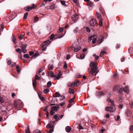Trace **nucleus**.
<instances>
[{
	"instance_id": "1",
	"label": "nucleus",
	"mask_w": 133,
	"mask_h": 133,
	"mask_svg": "<svg viewBox=\"0 0 133 133\" xmlns=\"http://www.w3.org/2000/svg\"><path fill=\"white\" fill-rule=\"evenodd\" d=\"M90 65L91 67V70H90V68H88V69L90 73L93 75H96L98 72L97 71L98 68L97 64L94 62H91Z\"/></svg>"
},
{
	"instance_id": "2",
	"label": "nucleus",
	"mask_w": 133,
	"mask_h": 133,
	"mask_svg": "<svg viewBox=\"0 0 133 133\" xmlns=\"http://www.w3.org/2000/svg\"><path fill=\"white\" fill-rule=\"evenodd\" d=\"M111 107H107L105 109V111L111 112L115 111L116 109L115 106H111Z\"/></svg>"
},
{
	"instance_id": "3",
	"label": "nucleus",
	"mask_w": 133,
	"mask_h": 133,
	"mask_svg": "<svg viewBox=\"0 0 133 133\" xmlns=\"http://www.w3.org/2000/svg\"><path fill=\"white\" fill-rule=\"evenodd\" d=\"M90 26L93 27L96 26L97 25V21L95 19H92L90 21Z\"/></svg>"
},
{
	"instance_id": "4",
	"label": "nucleus",
	"mask_w": 133,
	"mask_h": 133,
	"mask_svg": "<svg viewBox=\"0 0 133 133\" xmlns=\"http://www.w3.org/2000/svg\"><path fill=\"white\" fill-rule=\"evenodd\" d=\"M51 43V41L49 40L45 41L41 45V47H43L45 45H48Z\"/></svg>"
},
{
	"instance_id": "5",
	"label": "nucleus",
	"mask_w": 133,
	"mask_h": 133,
	"mask_svg": "<svg viewBox=\"0 0 133 133\" xmlns=\"http://www.w3.org/2000/svg\"><path fill=\"white\" fill-rule=\"evenodd\" d=\"M62 75L61 72L59 71L58 75H55L54 77V79H57V80L61 78V76Z\"/></svg>"
},
{
	"instance_id": "6",
	"label": "nucleus",
	"mask_w": 133,
	"mask_h": 133,
	"mask_svg": "<svg viewBox=\"0 0 133 133\" xmlns=\"http://www.w3.org/2000/svg\"><path fill=\"white\" fill-rule=\"evenodd\" d=\"M104 37L102 36L99 37L97 40V43L99 44H101L103 41Z\"/></svg>"
},
{
	"instance_id": "7",
	"label": "nucleus",
	"mask_w": 133,
	"mask_h": 133,
	"mask_svg": "<svg viewBox=\"0 0 133 133\" xmlns=\"http://www.w3.org/2000/svg\"><path fill=\"white\" fill-rule=\"evenodd\" d=\"M35 4H34L33 5V6H32L29 7L28 6L27 7H26L25 9L26 10H27L28 11H29L35 8Z\"/></svg>"
},
{
	"instance_id": "8",
	"label": "nucleus",
	"mask_w": 133,
	"mask_h": 133,
	"mask_svg": "<svg viewBox=\"0 0 133 133\" xmlns=\"http://www.w3.org/2000/svg\"><path fill=\"white\" fill-rule=\"evenodd\" d=\"M59 108V106L58 105H57L55 106H53L51 107V109H52L55 111H57L58 109Z\"/></svg>"
},
{
	"instance_id": "9",
	"label": "nucleus",
	"mask_w": 133,
	"mask_h": 133,
	"mask_svg": "<svg viewBox=\"0 0 133 133\" xmlns=\"http://www.w3.org/2000/svg\"><path fill=\"white\" fill-rule=\"evenodd\" d=\"M54 118L56 120V121L57 122L60 119V115L58 114L55 115L54 116Z\"/></svg>"
},
{
	"instance_id": "10",
	"label": "nucleus",
	"mask_w": 133,
	"mask_h": 133,
	"mask_svg": "<svg viewBox=\"0 0 133 133\" xmlns=\"http://www.w3.org/2000/svg\"><path fill=\"white\" fill-rule=\"evenodd\" d=\"M78 18V17L77 15L76 14L72 17V19L73 21L75 22L77 20Z\"/></svg>"
},
{
	"instance_id": "11",
	"label": "nucleus",
	"mask_w": 133,
	"mask_h": 133,
	"mask_svg": "<svg viewBox=\"0 0 133 133\" xmlns=\"http://www.w3.org/2000/svg\"><path fill=\"white\" fill-rule=\"evenodd\" d=\"M107 101L108 102H110L111 103V106H115L114 104V100L108 99Z\"/></svg>"
},
{
	"instance_id": "12",
	"label": "nucleus",
	"mask_w": 133,
	"mask_h": 133,
	"mask_svg": "<svg viewBox=\"0 0 133 133\" xmlns=\"http://www.w3.org/2000/svg\"><path fill=\"white\" fill-rule=\"evenodd\" d=\"M48 74L49 76H51L52 77H54L55 76L54 75V73L52 71H49L48 72Z\"/></svg>"
},
{
	"instance_id": "13",
	"label": "nucleus",
	"mask_w": 133,
	"mask_h": 133,
	"mask_svg": "<svg viewBox=\"0 0 133 133\" xmlns=\"http://www.w3.org/2000/svg\"><path fill=\"white\" fill-rule=\"evenodd\" d=\"M123 88L124 92H125L126 93L128 94L129 92L128 87V86H126L124 88Z\"/></svg>"
},
{
	"instance_id": "14",
	"label": "nucleus",
	"mask_w": 133,
	"mask_h": 133,
	"mask_svg": "<svg viewBox=\"0 0 133 133\" xmlns=\"http://www.w3.org/2000/svg\"><path fill=\"white\" fill-rule=\"evenodd\" d=\"M54 127V125L51 124L49 123L46 126L47 128H52Z\"/></svg>"
},
{
	"instance_id": "15",
	"label": "nucleus",
	"mask_w": 133,
	"mask_h": 133,
	"mask_svg": "<svg viewBox=\"0 0 133 133\" xmlns=\"http://www.w3.org/2000/svg\"><path fill=\"white\" fill-rule=\"evenodd\" d=\"M97 37L95 35V36L94 37L92 40V42L93 44H95L97 41Z\"/></svg>"
},
{
	"instance_id": "16",
	"label": "nucleus",
	"mask_w": 133,
	"mask_h": 133,
	"mask_svg": "<svg viewBox=\"0 0 133 133\" xmlns=\"http://www.w3.org/2000/svg\"><path fill=\"white\" fill-rule=\"evenodd\" d=\"M60 96V95L58 92H56L53 96L54 97H59Z\"/></svg>"
},
{
	"instance_id": "17",
	"label": "nucleus",
	"mask_w": 133,
	"mask_h": 133,
	"mask_svg": "<svg viewBox=\"0 0 133 133\" xmlns=\"http://www.w3.org/2000/svg\"><path fill=\"white\" fill-rule=\"evenodd\" d=\"M71 130V128L69 126H67L65 128V130L67 132L70 131Z\"/></svg>"
},
{
	"instance_id": "18",
	"label": "nucleus",
	"mask_w": 133,
	"mask_h": 133,
	"mask_svg": "<svg viewBox=\"0 0 133 133\" xmlns=\"http://www.w3.org/2000/svg\"><path fill=\"white\" fill-rule=\"evenodd\" d=\"M21 47L22 48V51L24 53L26 52V50L25 49V48L24 47V46H22Z\"/></svg>"
},
{
	"instance_id": "19",
	"label": "nucleus",
	"mask_w": 133,
	"mask_h": 133,
	"mask_svg": "<svg viewBox=\"0 0 133 133\" xmlns=\"http://www.w3.org/2000/svg\"><path fill=\"white\" fill-rule=\"evenodd\" d=\"M16 39V37L15 36L13 35V37L12 39V41H13V42L15 44H16L17 43Z\"/></svg>"
},
{
	"instance_id": "20",
	"label": "nucleus",
	"mask_w": 133,
	"mask_h": 133,
	"mask_svg": "<svg viewBox=\"0 0 133 133\" xmlns=\"http://www.w3.org/2000/svg\"><path fill=\"white\" fill-rule=\"evenodd\" d=\"M68 92L70 94H74V93L75 92L74 90L73 89L69 88V90Z\"/></svg>"
},
{
	"instance_id": "21",
	"label": "nucleus",
	"mask_w": 133,
	"mask_h": 133,
	"mask_svg": "<svg viewBox=\"0 0 133 133\" xmlns=\"http://www.w3.org/2000/svg\"><path fill=\"white\" fill-rule=\"evenodd\" d=\"M96 16H97V18L99 19H101L102 18L101 17V14L98 12H96Z\"/></svg>"
},
{
	"instance_id": "22",
	"label": "nucleus",
	"mask_w": 133,
	"mask_h": 133,
	"mask_svg": "<svg viewBox=\"0 0 133 133\" xmlns=\"http://www.w3.org/2000/svg\"><path fill=\"white\" fill-rule=\"evenodd\" d=\"M95 36V35H93L92 36H91L90 37H89V38H88V42L89 43H90L91 42V40L93 39V38Z\"/></svg>"
},
{
	"instance_id": "23",
	"label": "nucleus",
	"mask_w": 133,
	"mask_h": 133,
	"mask_svg": "<svg viewBox=\"0 0 133 133\" xmlns=\"http://www.w3.org/2000/svg\"><path fill=\"white\" fill-rule=\"evenodd\" d=\"M79 31V30L78 29V27H76V28L75 29H74L73 30V32L74 33H76Z\"/></svg>"
},
{
	"instance_id": "24",
	"label": "nucleus",
	"mask_w": 133,
	"mask_h": 133,
	"mask_svg": "<svg viewBox=\"0 0 133 133\" xmlns=\"http://www.w3.org/2000/svg\"><path fill=\"white\" fill-rule=\"evenodd\" d=\"M75 85H76L75 84V83L74 82L73 83H71L70 84H68V86H70V87H75Z\"/></svg>"
},
{
	"instance_id": "25",
	"label": "nucleus",
	"mask_w": 133,
	"mask_h": 133,
	"mask_svg": "<svg viewBox=\"0 0 133 133\" xmlns=\"http://www.w3.org/2000/svg\"><path fill=\"white\" fill-rule=\"evenodd\" d=\"M53 68V65L52 64H49L48 66V68L49 70H52Z\"/></svg>"
},
{
	"instance_id": "26",
	"label": "nucleus",
	"mask_w": 133,
	"mask_h": 133,
	"mask_svg": "<svg viewBox=\"0 0 133 133\" xmlns=\"http://www.w3.org/2000/svg\"><path fill=\"white\" fill-rule=\"evenodd\" d=\"M36 80L34 79L32 81V85L34 88L36 84Z\"/></svg>"
},
{
	"instance_id": "27",
	"label": "nucleus",
	"mask_w": 133,
	"mask_h": 133,
	"mask_svg": "<svg viewBox=\"0 0 133 133\" xmlns=\"http://www.w3.org/2000/svg\"><path fill=\"white\" fill-rule=\"evenodd\" d=\"M25 133H30L29 126V125H27V129L26 130Z\"/></svg>"
},
{
	"instance_id": "28",
	"label": "nucleus",
	"mask_w": 133,
	"mask_h": 133,
	"mask_svg": "<svg viewBox=\"0 0 133 133\" xmlns=\"http://www.w3.org/2000/svg\"><path fill=\"white\" fill-rule=\"evenodd\" d=\"M24 37V35L23 34H21L18 36V37L20 39H22Z\"/></svg>"
},
{
	"instance_id": "29",
	"label": "nucleus",
	"mask_w": 133,
	"mask_h": 133,
	"mask_svg": "<svg viewBox=\"0 0 133 133\" xmlns=\"http://www.w3.org/2000/svg\"><path fill=\"white\" fill-rule=\"evenodd\" d=\"M81 48L80 46H79L77 48H75L74 50V51L75 52H76L80 50Z\"/></svg>"
},
{
	"instance_id": "30",
	"label": "nucleus",
	"mask_w": 133,
	"mask_h": 133,
	"mask_svg": "<svg viewBox=\"0 0 133 133\" xmlns=\"http://www.w3.org/2000/svg\"><path fill=\"white\" fill-rule=\"evenodd\" d=\"M52 84L51 82V81H49L47 83V85L48 87H50Z\"/></svg>"
},
{
	"instance_id": "31",
	"label": "nucleus",
	"mask_w": 133,
	"mask_h": 133,
	"mask_svg": "<svg viewBox=\"0 0 133 133\" xmlns=\"http://www.w3.org/2000/svg\"><path fill=\"white\" fill-rule=\"evenodd\" d=\"M55 4H52L50 6V9L51 10L54 9L55 7Z\"/></svg>"
},
{
	"instance_id": "32",
	"label": "nucleus",
	"mask_w": 133,
	"mask_h": 133,
	"mask_svg": "<svg viewBox=\"0 0 133 133\" xmlns=\"http://www.w3.org/2000/svg\"><path fill=\"white\" fill-rule=\"evenodd\" d=\"M14 106L16 108L18 107L19 106V104H18L16 102H15L14 103Z\"/></svg>"
},
{
	"instance_id": "33",
	"label": "nucleus",
	"mask_w": 133,
	"mask_h": 133,
	"mask_svg": "<svg viewBox=\"0 0 133 133\" xmlns=\"http://www.w3.org/2000/svg\"><path fill=\"white\" fill-rule=\"evenodd\" d=\"M23 57L24 58H29L30 57L29 55L28 54H24V55Z\"/></svg>"
},
{
	"instance_id": "34",
	"label": "nucleus",
	"mask_w": 133,
	"mask_h": 133,
	"mask_svg": "<svg viewBox=\"0 0 133 133\" xmlns=\"http://www.w3.org/2000/svg\"><path fill=\"white\" fill-rule=\"evenodd\" d=\"M93 56L95 57V59L96 61L99 58L98 56L96 55V54H95L93 55Z\"/></svg>"
},
{
	"instance_id": "35",
	"label": "nucleus",
	"mask_w": 133,
	"mask_h": 133,
	"mask_svg": "<svg viewBox=\"0 0 133 133\" xmlns=\"http://www.w3.org/2000/svg\"><path fill=\"white\" fill-rule=\"evenodd\" d=\"M118 89V87L117 86H115L113 88V90L115 91L117 90Z\"/></svg>"
},
{
	"instance_id": "36",
	"label": "nucleus",
	"mask_w": 133,
	"mask_h": 133,
	"mask_svg": "<svg viewBox=\"0 0 133 133\" xmlns=\"http://www.w3.org/2000/svg\"><path fill=\"white\" fill-rule=\"evenodd\" d=\"M49 91V90L47 88L44 89L43 90L44 92L45 93H47Z\"/></svg>"
},
{
	"instance_id": "37",
	"label": "nucleus",
	"mask_w": 133,
	"mask_h": 133,
	"mask_svg": "<svg viewBox=\"0 0 133 133\" xmlns=\"http://www.w3.org/2000/svg\"><path fill=\"white\" fill-rule=\"evenodd\" d=\"M28 15V12L25 13L24 15V19H26L27 18V17Z\"/></svg>"
},
{
	"instance_id": "38",
	"label": "nucleus",
	"mask_w": 133,
	"mask_h": 133,
	"mask_svg": "<svg viewBox=\"0 0 133 133\" xmlns=\"http://www.w3.org/2000/svg\"><path fill=\"white\" fill-rule=\"evenodd\" d=\"M16 69L17 72L19 73L20 71L19 67L18 66H16Z\"/></svg>"
},
{
	"instance_id": "39",
	"label": "nucleus",
	"mask_w": 133,
	"mask_h": 133,
	"mask_svg": "<svg viewBox=\"0 0 133 133\" xmlns=\"http://www.w3.org/2000/svg\"><path fill=\"white\" fill-rule=\"evenodd\" d=\"M84 53H83L80 55L81 59H83L84 57Z\"/></svg>"
},
{
	"instance_id": "40",
	"label": "nucleus",
	"mask_w": 133,
	"mask_h": 133,
	"mask_svg": "<svg viewBox=\"0 0 133 133\" xmlns=\"http://www.w3.org/2000/svg\"><path fill=\"white\" fill-rule=\"evenodd\" d=\"M106 52L105 51H102L101 53H100V56L101 57L102 56L103 54H105L106 53Z\"/></svg>"
},
{
	"instance_id": "41",
	"label": "nucleus",
	"mask_w": 133,
	"mask_h": 133,
	"mask_svg": "<svg viewBox=\"0 0 133 133\" xmlns=\"http://www.w3.org/2000/svg\"><path fill=\"white\" fill-rule=\"evenodd\" d=\"M38 96L39 98L41 99V100L42 101H45V99L43 97H41V96L39 94H38Z\"/></svg>"
},
{
	"instance_id": "42",
	"label": "nucleus",
	"mask_w": 133,
	"mask_h": 133,
	"mask_svg": "<svg viewBox=\"0 0 133 133\" xmlns=\"http://www.w3.org/2000/svg\"><path fill=\"white\" fill-rule=\"evenodd\" d=\"M16 51L17 52H18L20 54L22 53L21 51V49L19 48H18L17 49H16Z\"/></svg>"
},
{
	"instance_id": "43",
	"label": "nucleus",
	"mask_w": 133,
	"mask_h": 133,
	"mask_svg": "<svg viewBox=\"0 0 133 133\" xmlns=\"http://www.w3.org/2000/svg\"><path fill=\"white\" fill-rule=\"evenodd\" d=\"M40 79V77L37 75H36L35 77V79L37 80V79Z\"/></svg>"
},
{
	"instance_id": "44",
	"label": "nucleus",
	"mask_w": 133,
	"mask_h": 133,
	"mask_svg": "<svg viewBox=\"0 0 133 133\" xmlns=\"http://www.w3.org/2000/svg\"><path fill=\"white\" fill-rule=\"evenodd\" d=\"M102 21L101 19H100L99 21V25L100 26H101L103 25Z\"/></svg>"
},
{
	"instance_id": "45",
	"label": "nucleus",
	"mask_w": 133,
	"mask_h": 133,
	"mask_svg": "<svg viewBox=\"0 0 133 133\" xmlns=\"http://www.w3.org/2000/svg\"><path fill=\"white\" fill-rule=\"evenodd\" d=\"M54 35L53 34H52L50 37V39L52 40V39H53V38H54Z\"/></svg>"
},
{
	"instance_id": "46",
	"label": "nucleus",
	"mask_w": 133,
	"mask_h": 133,
	"mask_svg": "<svg viewBox=\"0 0 133 133\" xmlns=\"http://www.w3.org/2000/svg\"><path fill=\"white\" fill-rule=\"evenodd\" d=\"M55 113V111H54L52 109H51L50 111V114L51 115H53Z\"/></svg>"
},
{
	"instance_id": "47",
	"label": "nucleus",
	"mask_w": 133,
	"mask_h": 133,
	"mask_svg": "<svg viewBox=\"0 0 133 133\" xmlns=\"http://www.w3.org/2000/svg\"><path fill=\"white\" fill-rule=\"evenodd\" d=\"M88 5L90 6H92L93 5V3L91 1H89Z\"/></svg>"
},
{
	"instance_id": "48",
	"label": "nucleus",
	"mask_w": 133,
	"mask_h": 133,
	"mask_svg": "<svg viewBox=\"0 0 133 133\" xmlns=\"http://www.w3.org/2000/svg\"><path fill=\"white\" fill-rule=\"evenodd\" d=\"M65 98V97L64 96H61V97L60 98V100L62 101Z\"/></svg>"
},
{
	"instance_id": "49",
	"label": "nucleus",
	"mask_w": 133,
	"mask_h": 133,
	"mask_svg": "<svg viewBox=\"0 0 133 133\" xmlns=\"http://www.w3.org/2000/svg\"><path fill=\"white\" fill-rule=\"evenodd\" d=\"M11 61L10 60H8L7 61V63L8 65H10L11 63Z\"/></svg>"
},
{
	"instance_id": "50",
	"label": "nucleus",
	"mask_w": 133,
	"mask_h": 133,
	"mask_svg": "<svg viewBox=\"0 0 133 133\" xmlns=\"http://www.w3.org/2000/svg\"><path fill=\"white\" fill-rule=\"evenodd\" d=\"M61 4L63 5H66L65 1H61Z\"/></svg>"
},
{
	"instance_id": "51",
	"label": "nucleus",
	"mask_w": 133,
	"mask_h": 133,
	"mask_svg": "<svg viewBox=\"0 0 133 133\" xmlns=\"http://www.w3.org/2000/svg\"><path fill=\"white\" fill-rule=\"evenodd\" d=\"M35 22H36L38 21V17H35L34 18Z\"/></svg>"
},
{
	"instance_id": "52",
	"label": "nucleus",
	"mask_w": 133,
	"mask_h": 133,
	"mask_svg": "<svg viewBox=\"0 0 133 133\" xmlns=\"http://www.w3.org/2000/svg\"><path fill=\"white\" fill-rule=\"evenodd\" d=\"M63 30V28L61 27H60L59 28V31L60 32H62Z\"/></svg>"
},
{
	"instance_id": "53",
	"label": "nucleus",
	"mask_w": 133,
	"mask_h": 133,
	"mask_svg": "<svg viewBox=\"0 0 133 133\" xmlns=\"http://www.w3.org/2000/svg\"><path fill=\"white\" fill-rule=\"evenodd\" d=\"M98 94L100 96H102L103 95V93L102 92H98Z\"/></svg>"
},
{
	"instance_id": "54",
	"label": "nucleus",
	"mask_w": 133,
	"mask_h": 133,
	"mask_svg": "<svg viewBox=\"0 0 133 133\" xmlns=\"http://www.w3.org/2000/svg\"><path fill=\"white\" fill-rule=\"evenodd\" d=\"M110 117V115L109 114H107L105 116V117L107 118H109Z\"/></svg>"
},
{
	"instance_id": "55",
	"label": "nucleus",
	"mask_w": 133,
	"mask_h": 133,
	"mask_svg": "<svg viewBox=\"0 0 133 133\" xmlns=\"http://www.w3.org/2000/svg\"><path fill=\"white\" fill-rule=\"evenodd\" d=\"M4 102V100H3L1 96H0V102L2 103H3Z\"/></svg>"
},
{
	"instance_id": "56",
	"label": "nucleus",
	"mask_w": 133,
	"mask_h": 133,
	"mask_svg": "<svg viewBox=\"0 0 133 133\" xmlns=\"http://www.w3.org/2000/svg\"><path fill=\"white\" fill-rule=\"evenodd\" d=\"M34 133H41L40 131L38 130H36L34 131Z\"/></svg>"
},
{
	"instance_id": "57",
	"label": "nucleus",
	"mask_w": 133,
	"mask_h": 133,
	"mask_svg": "<svg viewBox=\"0 0 133 133\" xmlns=\"http://www.w3.org/2000/svg\"><path fill=\"white\" fill-rule=\"evenodd\" d=\"M48 107V106H46L45 108L43 109V110L45 112H47V111H48L47 110V108Z\"/></svg>"
},
{
	"instance_id": "58",
	"label": "nucleus",
	"mask_w": 133,
	"mask_h": 133,
	"mask_svg": "<svg viewBox=\"0 0 133 133\" xmlns=\"http://www.w3.org/2000/svg\"><path fill=\"white\" fill-rule=\"evenodd\" d=\"M133 129V125L131 126L130 127V131H132Z\"/></svg>"
},
{
	"instance_id": "59",
	"label": "nucleus",
	"mask_w": 133,
	"mask_h": 133,
	"mask_svg": "<svg viewBox=\"0 0 133 133\" xmlns=\"http://www.w3.org/2000/svg\"><path fill=\"white\" fill-rule=\"evenodd\" d=\"M87 31V32H89L90 31V29L88 27H87L86 28Z\"/></svg>"
},
{
	"instance_id": "60",
	"label": "nucleus",
	"mask_w": 133,
	"mask_h": 133,
	"mask_svg": "<svg viewBox=\"0 0 133 133\" xmlns=\"http://www.w3.org/2000/svg\"><path fill=\"white\" fill-rule=\"evenodd\" d=\"M15 64H16L15 63H13V62H12V63H11V66H15Z\"/></svg>"
},
{
	"instance_id": "61",
	"label": "nucleus",
	"mask_w": 133,
	"mask_h": 133,
	"mask_svg": "<svg viewBox=\"0 0 133 133\" xmlns=\"http://www.w3.org/2000/svg\"><path fill=\"white\" fill-rule=\"evenodd\" d=\"M120 117L119 116H117L115 118V119L116 121L118 120L120 118Z\"/></svg>"
},
{
	"instance_id": "62",
	"label": "nucleus",
	"mask_w": 133,
	"mask_h": 133,
	"mask_svg": "<svg viewBox=\"0 0 133 133\" xmlns=\"http://www.w3.org/2000/svg\"><path fill=\"white\" fill-rule=\"evenodd\" d=\"M123 90V88H120L119 89V92H122Z\"/></svg>"
},
{
	"instance_id": "63",
	"label": "nucleus",
	"mask_w": 133,
	"mask_h": 133,
	"mask_svg": "<svg viewBox=\"0 0 133 133\" xmlns=\"http://www.w3.org/2000/svg\"><path fill=\"white\" fill-rule=\"evenodd\" d=\"M74 82L75 83V85H77V83H79V81L78 80H76Z\"/></svg>"
},
{
	"instance_id": "64",
	"label": "nucleus",
	"mask_w": 133,
	"mask_h": 133,
	"mask_svg": "<svg viewBox=\"0 0 133 133\" xmlns=\"http://www.w3.org/2000/svg\"><path fill=\"white\" fill-rule=\"evenodd\" d=\"M43 71V69L42 68L40 69H39L38 70V73H40L42 71Z\"/></svg>"
}]
</instances>
